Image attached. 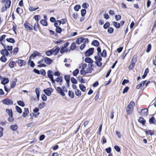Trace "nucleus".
Listing matches in <instances>:
<instances>
[{"label":"nucleus","instance_id":"1","mask_svg":"<svg viewBox=\"0 0 156 156\" xmlns=\"http://www.w3.org/2000/svg\"><path fill=\"white\" fill-rule=\"evenodd\" d=\"M93 65L92 64H89L88 67L85 70H80V73L82 75H85L87 73H90L92 72V68Z\"/></svg>","mask_w":156,"mask_h":156},{"label":"nucleus","instance_id":"2","mask_svg":"<svg viewBox=\"0 0 156 156\" xmlns=\"http://www.w3.org/2000/svg\"><path fill=\"white\" fill-rule=\"evenodd\" d=\"M135 103L133 101H131L130 102L126 108V110L128 115L132 113L133 111V107Z\"/></svg>","mask_w":156,"mask_h":156},{"label":"nucleus","instance_id":"3","mask_svg":"<svg viewBox=\"0 0 156 156\" xmlns=\"http://www.w3.org/2000/svg\"><path fill=\"white\" fill-rule=\"evenodd\" d=\"M97 51L98 52V55L94 56V58L96 60V61H101V58L99 56V55L101 53V49L100 47H98L97 48Z\"/></svg>","mask_w":156,"mask_h":156},{"label":"nucleus","instance_id":"4","mask_svg":"<svg viewBox=\"0 0 156 156\" xmlns=\"http://www.w3.org/2000/svg\"><path fill=\"white\" fill-rule=\"evenodd\" d=\"M2 102L4 104L9 105H11L13 103L11 99L9 98H7L2 100Z\"/></svg>","mask_w":156,"mask_h":156},{"label":"nucleus","instance_id":"5","mask_svg":"<svg viewBox=\"0 0 156 156\" xmlns=\"http://www.w3.org/2000/svg\"><path fill=\"white\" fill-rule=\"evenodd\" d=\"M23 25L27 30H33V26L30 27L28 23L25 22L24 23Z\"/></svg>","mask_w":156,"mask_h":156},{"label":"nucleus","instance_id":"6","mask_svg":"<svg viewBox=\"0 0 156 156\" xmlns=\"http://www.w3.org/2000/svg\"><path fill=\"white\" fill-rule=\"evenodd\" d=\"M94 51V48H90L88 50H87L85 53V55L86 56H89L92 55Z\"/></svg>","mask_w":156,"mask_h":156},{"label":"nucleus","instance_id":"7","mask_svg":"<svg viewBox=\"0 0 156 156\" xmlns=\"http://www.w3.org/2000/svg\"><path fill=\"white\" fill-rule=\"evenodd\" d=\"M60 48L59 47H57L51 50L52 54L55 55L57 54L60 50Z\"/></svg>","mask_w":156,"mask_h":156},{"label":"nucleus","instance_id":"8","mask_svg":"<svg viewBox=\"0 0 156 156\" xmlns=\"http://www.w3.org/2000/svg\"><path fill=\"white\" fill-rule=\"evenodd\" d=\"M43 91L47 95L49 96L52 92V90L51 88H49L46 89H44Z\"/></svg>","mask_w":156,"mask_h":156},{"label":"nucleus","instance_id":"9","mask_svg":"<svg viewBox=\"0 0 156 156\" xmlns=\"http://www.w3.org/2000/svg\"><path fill=\"white\" fill-rule=\"evenodd\" d=\"M0 53L2 55L8 56L9 55V52L7 50V47H5V48L1 51Z\"/></svg>","mask_w":156,"mask_h":156},{"label":"nucleus","instance_id":"10","mask_svg":"<svg viewBox=\"0 0 156 156\" xmlns=\"http://www.w3.org/2000/svg\"><path fill=\"white\" fill-rule=\"evenodd\" d=\"M40 54L37 51H35L32 54L30 57V59L34 58L36 56H39L40 55Z\"/></svg>","mask_w":156,"mask_h":156},{"label":"nucleus","instance_id":"11","mask_svg":"<svg viewBox=\"0 0 156 156\" xmlns=\"http://www.w3.org/2000/svg\"><path fill=\"white\" fill-rule=\"evenodd\" d=\"M44 61L45 62L48 64H51L53 62V61L52 59L48 57L44 58Z\"/></svg>","mask_w":156,"mask_h":156},{"label":"nucleus","instance_id":"12","mask_svg":"<svg viewBox=\"0 0 156 156\" xmlns=\"http://www.w3.org/2000/svg\"><path fill=\"white\" fill-rule=\"evenodd\" d=\"M56 90L62 96H64L65 95V94L62 91V89L60 87H57Z\"/></svg>","mask_w":156,"mask_h":156},{"label":"nucleus","instance_id":"13","mask_svg":"<svg viewBox=\"0 0 156 156\" xmlns=\"http://www.w3.org/2000/svg\"><path fill=\"white\" fill-rule=\"evenodd\" d=\"M70 76L69 75H66L64 76V78L67 83V85L68 86H69V83L70 82Z\"/></svg>","mask_w":156,"mask_h":156},{"label":"nucleus","instance_id":"14","mask_svg":"<svg viewBox=\"0 0 156 156\" xmlns=\"http://www.w3.org/2000/svg\"><path fill=\"white\" fill-rule=\"evenodd\" d=\"M17 62L18 63L19 66H21L23 65H25L26 64L25 62L23 60H18Z\"/></svg>","mask_w":156,"mask_h":156},{"label":"nucleus","instance_id":"15","mask_svg":"<svg viewBox=\"0 0 156 156\" xmlns=\"http://www.w3.org/2000/svg\"><path fill=\"white\" fill-rule=\"evenodd\" d=\"M148 110L147 109H142L141 110V113L143 115H147L148 114Z\"/></svg>","mask_w":156,"mask_h":156},{"label":"nucleus","instance_id":"16","mask_svg":"<svg viewBox=\"0 0 156 156\" xmlns=\"http://www.w3.org/2000/svg\"><path fill=\"white\" fill-rule=\"evenodd\" d=\"M85 61L86 62L89 63V64H92L93 62V60L90 58L89 57L85 58Z\"/></svg>","mask_w":156,"mask_h":156},{"label":"nucleus","instance_id":"17","mask_svg":"<svg viewBox=\"0 0 156 156\" xmlns=\"http://www.w3.org/2000/svg\"><path fill=\"white\" fill-rule=\"evenodd\" d=\"M52 71L51 70H49L48 72V76L50 79L53 78Z\"/></svg>","mask_w":156,"mask_h":156},{"label":"nucleus","instance_id":"18","mask_svg":"<svg viewBox=\"0 0 156 156\" xmlns=\"http://www.w3.org/2000/svg\"><path fill=\"white\" fill-rule=\"evenodd\" d=\"M9 82V80L8 78H3L2 79V80L1 81V83L5 85L6 83H8Z\"/></svg>","mask_w":156,"mask_h":156},{"label":"nucleus","instance_id":"19","mask_svg":"<svg viewBox=\"0 0 156 156\" xmlns=\"http://www.w3.org/2000/svg\"><path fill=\"white\" fill-rule=\"evenodd\" d=\"M156 120L155 118L153 117H152L149 119V122L150 124H155Z\"/></svg>","mask_w":156,"mask_h":156},{"label":"nucleus","instance_id":"20","mask_svg":"<svg viewBox=\"0 0 156 156\" xmlns=\"http://www.w3.org/2000/svg\"><path fill=\"white\" fill-rule=\"evenodd\" d=\"M10 128L12 130L15 131L18 128V126L16 124L12 125L10 126Z\"/></svg>","mask_w":156,"mask_h":156},{"label":"nucleus","instance_id":"21","mask_svg":"<svg viewBox=\"0 0 156 156\" xmlns=\"http://www.w3.org/2000/svg\"><path fill=\"white\" fill-rule=\"evenodd\" d=\"M55 81L56 82H57L58 83H59V85H61V82L62 81V78L60 76H58L57 77V78L55 80Z\"/></svg>","mask_w":156,"mask_h":156},{"label":"nucleus","instance_id":"22","mask_svg":"<svg viewBox=\"0 0 156 156\" xmlns=\"http://www.w3.org/2000/svg\"><path fill=\"white\" fill-rule=\"evenodd\" d=\"M139 122L141 123L143 125H144L146 121L144 120V118L142 117H140L138 119Z\"/></svg>","mask_w":156,"mask_h":156},{"label":"nucleus","instance_id":"23","mask_svg":"<svg viewBox=\"0 0 156 156\" xmlns=\"http://www.w3.org/2000/svg\"><path fill=\"white\" fill-rule=\"evenodd\" d=\"M80 89L83 92L86 90V87L82 84H80L79 85Z\"/></svg>","mask_w":156,"mask_h":156},{"label":"nucleus","instance_id":"24","mask_svg":"<svg viewBox=\"0 0 156 156\" xmlns=\"http://www.w3.org/2000/svg\"><path fill=\"white\" fill-rule=\"evenodd\" d=\"M67 51L68 48H67L62 47L61 49L60 52L62 54L65 52H67Z\"/></svg>","mask_w":156,"mask_h":156},{"label":"nucleus","instance_id":"25","mask_svg":"<svg viewBox=\"0 0 156 156\" xmlns=\"http://www.w3.org/2000/svg\"><path fill=\"white\" fill-rule=\"evenodd\" d=\"M137 56L136 55H134L131 61V64L135 66V63L136 61Z\"/></svg>","mask_w":156,"mask_h":156},{"label":"nucleus","instance_id":"26","mask_svg":"<svg viewBox=\"0 0 156 156\" xmlns=\"http://www.w3.org/2000/svg\"><path fill=\"white\" fill-rule=\"evenodd\" d=\"M61 23V21L60 20H57L55 21L54 23V26L57 27H59V26L60 25Z\"/></svg>","mask_w":156,"mask_h":156},{"label":"nucleus","instance_id":"27","mask_svg":"<svg viewBox=\"0 0 156 156\" xmlns=\"http://www.w3.org/2000/svg\"><path fill=\"white\" fill-rule=\"evenodd\" d=\"M146 81H142L138 85H137L136 88L137 89H139L142 86H143L145 84Z\"/></svg>","mask_w":156,"mask_h":156},{"label":"nucleus","instance_id":"28","mask_svg":"<svg viewBox=\"0 0 156 156\" xmlns=\"http://www.w3.org/2000/svg\"><path fill=\"white\" fill-rule=\"evenodd\" d=\"M148 72L149 69L148 68H147L145 69L144 74L142 77V79H144L146 77Z\"/></svg>","mask_w":156,"mask_h":156},{"label":"nucleus","instance_id":"29","mask_svg":"<svg viewBox=\"0 0 156 156\" xmlns=\"http://www.w3.org/2000/svg\"><path fill=\"white\" fill-rule=\"evenodd\" d=\"M35 92L37 95V98L38 100L40 97V92L39 89L38 88H36Z\"/></svg>","mask_w":156,"mask_h":156},{"label":"nucleus","instance_id":"30","mask_svg":"<svg viewBox=\"0 0 156 156\" xmlns=\"http://www.w3.org/2000/svg\"><path fill=\"white\" fill-rule=\"evenodd\" d=\"M29 112V110L28 108H25L24 111L23 113V116L24 117H26L28 113Z\"/></svg>","mask_w":156,"mask_h":156},{"label":"nucleus","instance_id":"31","mask_svg":"<svg viewBox=\"0 0 156 156\" xmlns=\"http://www.w3.org/2000/svg\"><path fill=\"white\" fill-rule=\"evenodd\" d=\"M91 44L94 46H98V45H99V43L98 41L95 40H94L92 42Z\"/></svg>","mask_w":156,"mask_h":156},{"label":"nucleus","instance_id":"32","mask_svg":"<svg viewBox=\"0 0 156 156\" xmlns=\"http://www.w3.org/2000/svg\"><path fill=\"white\" fill-rule=\"evenodd\" d=\"M75 92L76 95L78 97H80L81 95V91L79 90H76L75 91Z\"/></svg>","mask_w":156,"mask_h":156},{"label":"nucleus","instance_id":"33","mask_svg":"<svg viewBox=\"0 0 156 156\" xmlns=\"http://www.w3.org/2000/svg\"><path fill=\"white\" fill-rule=\"evenodd\" d=\"M68 95L69 97L71 98H73L74 96V94L73 92L71 90H69V91Z\"/></svg>","mask_w":156,"mask_h":156},{"label":"nucleus","instance_id":"34","mask_svg":"<svg viewBox=\"0 0 156 156\" xmlns=\"http://www.w3.org/2000/svg\"><path fill=\"white\" fill-rule=\"evenodd\" d=\"M113 24L117 28H119L120 27V24L117 22H113Z\"/></svg>","mask_w":156,"mask_h":156},{"label":"nucleus","instance_id":"35","mask_svg":"<svg viewBox=\"0 0 156 156\" xmlns=\"http://www.w3.org/2000/svg\"><path fill=\"white\" fill-rule=\"evenodd\" d=\"M83 41V39L82 37H80V38H78L76 40V43L78 44H81Z\"/></svg>","mask_w":156,"mask_h":156},{"label":"nucleus","instance_id":"36","mask_svg":"<svg viewBox=\"0 0 156 156\" xmlns=\"http://www.w3.org/2000/svg\"><path fill=\"white\" fill-rule=\"evenodd\" d=\"M41 23L44 26H47L48 23L46 21L44 20H42L40 21Z\"/></svg>","mask_w":156,"mask_h":156},{"label":"nucleus","instance_id":"37","mask_svg":"<svg viewBox=\"0 0 156 156\" xmlns=\"http://www.w3.org/2000/svg\"><path fill=\"white\" fill-rule=\"evenodd\" d=\"M76 43L75 42H73L71 44L70 48V49L72 50H73L76 48Z\"/></svg>","mask_w":156,"mask_h":156},{"label":"nucleus","instance_id":"38","mask_svg":"<svg viewBox=\"0 0 156 156\" xmlns=\"http://www.w3.org/2000/svg\"><path fill=\"white\" fill-rule=\"evenodd\" d=\"M0 60L2 62H5L7 60V58L5 56L2 55L0 58Z\"/></svg>","mask_w":156,"mask_h":156},{"label":"nucleus","instance_id":"39","mask_svg":"<svg viewBox=\"0 0 156 156\" xmlns=\"http://www.w3.org/2000/svg\"><path fill=\"white\" fill-rule=\"evenodd\" d=\"M11 5V1L10 0H8L6 2L5 4V6L7 8H9L10 7Z\"/></svg>","mask_w":156,"mask_h":156},{"label":"nucleus","instance_id":"40","mask_svg":"<svg viewBox=\"0 0 156 156\" xmlns=\"http://www.w3.org/2000/svg\"><path fill=\"white\" fill-rule=\"evenodd\" d=\"M45 106V103L42 102V103H40L38 105V107L40 109H41L43 108Z\"/></svg>","mask_w":156,"mask_h":156},{"label":"nucleus","instance_id":"41","mask_svg":"<svg viewBox=\"0 0 156 156\" xmlns=\"http://www.w3.org/2000/svg\"><path fill=\"white\" fill-rule=\"evenodd\" d=\"M146 133L147 135H153L154 134V132H152V131L151 130H148L146 131Z\"/></svg>","mask_w":156,"mask_h":156},{"label":"nucleus","instance_id":"42","mask_svg":"<svg viewBox=\"0 0 156 156\" xmlns=\"http://www.w3.org/2000/svg\"><path fill=\"white\" fill-rule=\"evenodd\" d=\"M100 54H101V56L105 57L106 56L107 53L106 51L105 50H104L102 53H100Z\"/></svg>","mask_w":156,"mask_h":156},{"label":"nucleus","instance_id":"43","mask_svg":"<svg viewBox=\"0 0 156 156\" xmlns=\"http://www.w3.org/2000/svg\"><path fill=\"white\" fill-rule=\"evenodd\" d=\"M17 104L19 105L24 107L25 105V104L23 101H17Z\"/></svg>","mask_w":156,"mask_h":156},{"label":"nucleus","instance_id":"44","mask_svg":"<svg viewBox=\"0 0 156 156\" xmlns=\"http://www.w3.org/2000/svg\"><path fill=\"white\" fill-rule=\"evenodd\" d=\"M16 109L17 111L19 112V113H21L22 112V110L21 108H20L19 106H16Z\"/></svg>","mask_w":156,"mask_h":156},{"label":"nucleus","instance_id":"45","mask_svg":"<svg viewBox=\"0 0 156 156\" xmlns=\"http://www.w3.org/2000/svg\"><path fill=\"white\" fill-rule=\"evenodd\" d=\"M40 17V16L39 15H35L34 16V18L36 21V22L38 24V21Z\"/></svg>","mask_w":156,"mask_h":156},{"label":"nucleus","instance_id":"46","mask_svg":"<svg viewBox=\"0 0 156 156\" xmlns=\"http://www.w3.org/2000/svg\"><path fill=\"white\" fill-rule=\"evenodd\" d=\"M62 31V29L60 27H57L56 28V31L57 33L60 34Z\"/></svg>","mask_w":156,"mask_h":156},{"label":"nucleus","instance_id":"47","mask_svg":"<svg viewBox=\"0 0 156 156\" xmlns=\"http://www.w3.org/2000/svg\"><path fill=\"white\" fill-rule=\"evenodd\" d=\"M71 80L72 83H73L76 84L77 83V80L73 77L71 78Z\"/></svg>","mask_w":156,"mask_h":156},{"label":"nucleus","instance_id":"48","mask_svg":"<svg viewBox=\"0 0 156 156\" xmlns=\"http://www.w3.org/2000/svg\"><path fill=\"white\" fill-rule=\"evenodd\" d=\"M86 10L85 9H82L81 10V13L82 16L83 17L85 16L86 13Z\"/></svg>","mask_w":156,"mask_h":156},{"label":"nucleus","instance_id":"49","mask_svg":"<svg viewBox=\"0 0 156 156\" xmlns=\"http://www.w3.org/2000/svg\"><path fill=\"white\" fill-rule=\"evenodd\" d=\"M79 73V70L78 69H76L73 73V75L74 76H76Z\"/></svg>","mask_w":156,"mask_h":156},{"label":"nucleus","instance_id":"50","mask_svg":"<svg viewBox=\"0 0 156 156\" xmlns=\"http://www.w3.org/2000/svg\"><path fill=\"white\" fill-rule=\"evenodd\" d=\"M6 41H7L9 42L10 43H14L15 42V40L13 38H7L6 39Z\"/></svg>","mask_w":156,"mask_h":156},{"label":"nucleus","instance_id":"51","mask_svg":"<svg viewBox=\"0 0 156 156\" xmlns=\"http://www.w3.org/2000/svg\"><path fill=\"white\" fill-rule=\"evenodd\" d=\"M80 6L79 5H76L74 7V10L76 11H78L79 9L80 8Z\"/></svg>","mask_w":156,"mask_h":156},{"label":"nucleus","instance_id":"52","mask_svg":"<svg viewBox=\"0 0 156 156\" xmlns=\"http://www.w3.org/2000/svg\"><path fill=\"white\" fill-rule=\"evenodd\" d=\"M6 112L9 116L12 115V111L11 110L7 109H6Z\"/></svg>","mask_w":156,"mask_h":156},{"label":"nucleus","instance_id":"53","mask_svg":"<svg viewBox=\"0 0 156 156\" xmlns=\"http://www.w3.org/2000/svg\"><path fill=\"white\" fill-rule=\"evenodd\" d=\"M151 44H149L148 45L147 49L146 50V52L147 53L149 52L151 50Z\"/></svg>","mask_w":156,"mask_h":156},{"label":"nucleus","instance_id":"54","mask_svg":"<svg viewBox=\"0 0 156 156\" xmlns=\"http://www.w3.org/2000/svg\"><path fill=\"white\" fill-rule=\"evenodd\" d=\"M110 26L109 23H106L103 26V27L105 29H106Z\"/></svg>","mask_w":156,"mask_h":156},{"label":"nucleus","instance_id":"55","mask_svg":"<svg viewBox=\"0 0 156 156\" xmlns=\"http://www.w3.org/2000/svg\"><path fill=\"white\" fill-rule=\"evenodd\" d=\"M114 29L112 27H109L108 30V31L109 33H112L113 32Z\"/></svg>","mask_w":156,"mask_h":156},{"label":"nucleus","instance_id":"56","mask_svg":"<svg viewBox=\"0 0 156 156\" xmlns=\"http://www.w3.org/2000/svg\"><path fill=\"white\" fill-rule=\"evenodd\" d=\"M82 68L81 70H84V69L87 66V65L86 64H81Z\"/></svg>","mask_w":156,"mask_h":156},{"label":"nucleus","instance_id":"57","mask_svg":"<svg viewBox=\"0 0 156 156\" xmlns=\"http://www.w3.org/2000/svg\"><path fill=\"white\" fill-rule=\"evenodd\" d=\"M101 61H96L95 63L97 66L98 67H100L102 65V63L101 62Z\"/></svg>","mask_w":156,"mask_h":156},{"label":"nucleus","instance_id":"58","mask_svg":"<svg viewBox=\"0 0 156 156\" xmlns=\"http://www.w3.org/2000/svg\"><path fill=\"white\" fill-rule=\"evenodd\" d=\"M52 51L51 50L50 51H48L46 52L45 54L48 56H50L51 55H53L52 54Z\"/></svg>","mask_w":156,"mask_h":156},{"label":"nucleus","instance_id":"59","mask_svg":"<svg viewBox=\"0 0 156 156\" xmlns=\"http://www.w3.org/2000/svg\"><path fill=\"white\" fill-rule=\"evenodd\" d=\"M39 8L38 7H37L36 8H34L32 7H30L29 9L30 11H35L36 10H37V9H38Z\"/></svg>","mask_w":156,"mask_h":156},{"label":"nucleus","instance_id":"60","mask_svg":"<svg viewBox=\"0 0 156 156\" xmlns=\"http://www.w3.org/2000/svg\"><path fill=\"white\" fill-rule=\"evenodd\" d=\"M114 149L116 150L117 152H119L120 151V149L119 147L118 146H114Z\"/></svg>","mask_w":156,"mask_h":156},{"label":"nucleus","instance_id":"61","mask_svg":"<svg viewBox=\"0 0 156 156\" xmlns=\"http://www.w3.org/2000/svg\"><path fill=\"white\" fill-rule=\"evenodd\" d=\"M28 62L30 63V66H31L32 67H34V66L35 65V64H34L33 61H31L30 59L28 61Z\"/></svg>","mask_w":156,"mask_h":156},{"label":"nucleus","instance_id":"62","mask_svg":"<svg viewBox=\"0 0 156 156\" xmlns=\"http://www.w3.org/2000/svg\"><path fill=\"white\" fill-rule=\"evenodd\" d=\"M129 87H126L125 88L123 89V91H122V93L124 94L126 93L128 90H129Z\"/></svg>","mask_w":156,"mask_h":156},{"label":"nucleus","instance_id":"63","mask_svg":"<svg viewBox=\"0 0 156 156\" xmlns=\"http://www.w3.org/2000/svg\"><path fill=\"white\" fill-rule=\"evenodd\" d=\"M41 98L43 101H45L47 100V97L44 94H43L41 96Z\"/></svg>","mask_w":156,"mask_h":156},{"label":"nucleus","instance_id":"64","mask_svg":"<svg viewBox=\"0 0 156 156\" xmlns=\"http://www.w3.org/2000/svg\"><path fill=\"white\" fill-rule=\"evenodd\" d=\"M88 6V5L87 3H83L82 5V7L84 8H87Z\"/></svg>","mask_w":156,"mask_h":156}]
</instances>
